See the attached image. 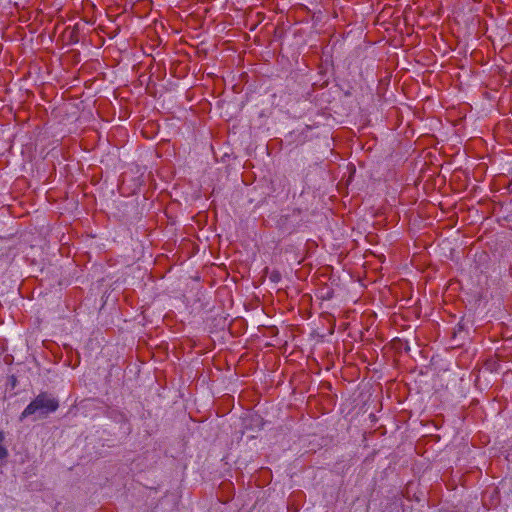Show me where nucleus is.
<instances>
[{"instance_id":"obj_1","label":"nucleus","mask_w":512,"mask_h":512,"mask_svg":"<svg viewBox=\"0 0 512 512\" xmlns=\"http://www.w3.org/2000/svg\"><path fill=\"white\" fill-rule=\"evenodd\" d=\"M58 407L59 402L56 398L47 393H41L24 409L20 419L23 420L29 416H34L35 420L42 419L55 412Z\"/></svg>"},{"instance_id":"obj_2","label":"nucleus","mask_w":512,"mask_h":512,"mask_svg":"<svg viewBox=\"0 0 512 512\" xmlns=\"http://www.w3.org/2000/svg\"><path fill=\"white\" fill-rule=\"evenodd\" d=\"M4 434L0 431V460L8 456L7 449L3 446Z\"/></svg>"}]
</instances>
